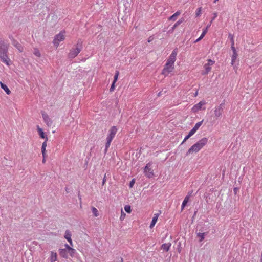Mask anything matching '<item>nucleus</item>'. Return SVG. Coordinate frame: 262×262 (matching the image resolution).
Segmentation results:
<instances>
[{"label":"nucleus","mask_w":262,"mask_h":262,"mask_svg":"<svg viewBox=\"0 0 262 262\" xmlns=\"http://www.w3.org/2000/svg\"><path fill=\"white\" fill-rule=\"evenodd\" d=\"M177 55V50L174 49L169 56L161 73L165 77L167 76L174 70V64L176 60Z\"/></svg>","instance_id":"f257e3e1"},{"label":"nucleus","mask_w":262,"mask_h":262,"mask_svg":"<svg viewBox=\"0 0 262 262\" xmlns=\"http://www.w3.org/2000/svg\"><path fill=\"white\" fill-rule=\"evenodd\" d=\"M208 142V139L204 137L199 140L196 143L190 147L186 152V155L192 154L193 153L198 152L202 148L205 146Z\"/></svg>","instance_id":"f03ea898"},{"label":"nucleus","mask_w":262,"mask_h":262,"mask_svg":"<svg viewBox=\"0 0 262 262\" xmlns=\"http://www.w3.org/2000/svg\"><path fill=\"white\" fill-rule=\"evenodd\" d=\"M117 131L118 129L117 127L115 126H113L110 128L108 130V133L106 137V143L105 144L106 150H107V149L109 148L111 145V143L112 141L114 138L115 137Z\"/></svg>","instance_id":"7ed1b4c3"},{"label":"nucleus","mask_w":262,"mask_h":262,"mask_svg":"<svg viewBox=\"0 0 262 262\" xmlns=\"http://www.w3.org/2000/svg\"><path fill=\"white\" fill-rule=\"evenodd\" d=\"M0 59L7 66L10 65L11 62L7 54V50L0 47Z\"/></svg>","instance_id":"20e7f679"},{"label":"nucleus","mask_w":262,"mask_h":262,"mask_svg":"<svg viewBox=\"0 0 262 262\" xmlns=\"http://www.w3.org/2000/svg\"><path fill=\"white\" fill-rule=\"evenodd\" d=\"M81 43H78L75 47L73 48L69 53V57L71 58H74L76 57L81 50Z\"/></svg>","instance_id":"39448f33"},{"label":"nucleus","mask_w":262,"mask_h":262,"mask_svg":"<svg viewBox=\"0 0 262 262\" xmlns=\"http://www.w3.org/2000/svg\"><path fill=\"white\" fill-rule=\"evenodd\" d=\"M152 162H150L146 164L144 169V173L145 176L148 178H151L154 176V172L152 169Z\"/></svg>","instance_id":"423d86ee"},{"label":"nucleus","mask_w":262,"mask_h":262,"mask_svg":"<svg viewBox=\"0 0 262 262\" xmlns=\"http://www.w3.org/2000/svg\"><path fill=\"white\" fill-rule=\"evenodd\" d=\"M65 31H62L59 32V34L55 35L53 40V44L56 48H57L61 41H62L65 39Z\"/></svg>","instance_id":"0eeeda50"},{"label":"nucleus","mask_w":262,"mask_h":262,"mask_svg":"<svg viewBox=\"0 0 262 262\" xmlns=\"http://www.w3.org/2000/svg\"><path fill=\"white\" fill-rule=\"evenodd\" d=\"M224 103H221L219 105L215 106L213 111L214 117L217 119L221 117L223 113Z\"/></svg>","instance_id":"6e6552de"},{"label":"nucleus","mask_w":262,"mask_h":262,"mask_svg":"<svg viewBox=\"0 0 262 262\" xmlns=\"http://www.w3.org/2000/svg\"><path fill=\"white\" fill-rule=\"evenodd\" d=\"M207 61L208 62L204 65V70L202 72V75H206L210 72L212 69V66L215 63L214 61H213L211 59H208Z\"/></svg>","instance_id":"1a4fd4ad"},{"label":"nucleus","mask_w":262,"mask_h":262,"mask_svg":"<svg viewBox=\"0 0 262 262\" xmlns=\"http://www.w3.org/2000/svg\"><path fill=\"white\" fill-rule=\"evenodd\" d=\"M206 104V102L204 101H200L192 107L191 111L193 113H197L201 110H205V105Z\"/></svg>","instance_id":"9d476101"},{"label":"nucleus","mask_w":262,"mask_h":262,"mask_svg":"<svg viewBox=\"0 0 262 262\" xmlns=\"http://www.w3.org/2000/svg\"><path fill=\"white\" fill-rule=\"evenodd\" d=\"M41 115H42L43 121L47 124V125L48 126L51 125V124H52V121L51 120V119L50 118L49 115L45 112H42L41 113Z\"/></svg>","instance_id":"9b49d317"},{"label":"nucleus","mask_w":262,"mask_h":262,"mask_svg":"<svg viewBox=\"0 0 262 262\" xmlns=\"http://www.w3.org/2000/svg\"><path fill=\"white\" fill-rule=\"evenodd\" d=\"M71 236H72V234H71V232L68 230H66L65 232L64 237L69 243L70 245L71 246H73V242H72V240L71 238Z\"/></svg>","instance_id":"f8f14e48"},{"label":"nucleus","mask_w":262,"mask_h":262,"mask_svg":"<svg viewBox=\"0 0 262 262\" xmlns=\"http://www.w3.org/2000/svg\"><path fill=\"white\" fill-rule=\"evenodd\" d=\"M12 43L14 46H15L20 52H22L23 51V46L16 40L13 39L12 40Z\"/></svg>","instance_id":"ddd939ff"},{"label":"nucleus","mask_w":262,"mask_h":262,"mask_svg":"<svg viewBox=\"0 0 262 262\" xmlns=\"http://www.w3.org/2000/svg\"><path fill=\"white\" fill-rule=\"evenodd\" d=\"M68 250L66 249L60 248L59 249V253L60 255L64 258H68Z\"/></svg>","instance_id":"4468645a"},{"label":"nucleus","mask_w":262,"mask_h":262,"mask_svg":"<svg viewBox=\"0 0 262 262\" xmlns=\"http://www.w3.org/2000/svg\"><path fill=\"white\" fill-rule=\"evenodd\" d=\"M50 262H55L57 260V254L56 252L54 251L50 252Z\"/></svg>","instance_id":"2eb2a0df"},{"label":"nucleus","mask_w":262,"mask_h":262,"mask_svg":"<svg viewBox=\"0 0 262 262\" xmlns=\"http://www.w3.org/2000/svg\"><path fill=\"white\" fill-rule=\"evenodd\" d=\"M159 217V214H155L154 215V217L152 219L151 224L150 225V228H152L155 225L156 223H157L158 221V219Z\"/></svg>","instance_id":"dca6fc26"},{"label":"nucleus","mask_w":262,"mask_h":262,"mask_svg":"<svg viewBox=\"0 0 262 262\" xmlns=\"http://www.w3.org/2000/svg\"><path fill=\"white\" fill-rule=\"evenodd\" d=\"M37 132L38 133L39 136L42 139H46V138H48L47 136H45V134L43 132V130L38 125L37 126Z\"/></svg>","instance_id":"f3484780"},{"label":"nucleus","mask_w":262,"mask_h":262,"mask_svg":"<svg viewBox=\"0 0 262 262\" xmlns=\"http://www.w3.org/2000/svg\"><path fill=\"white\" fill-rule=\"evenodd\" d=\"M48 141V138H46V140L43 142L41 146V152L42 155H46V147H47V141Z\"/></svg>","instance_id":"a211bd4d"},{"label":"nucleus","mask_w":262,"mask_h":262,"mask_svg":"<svg viewBox=\"0 0 262 262\" xmlns=\"http://www.w3.org/2000/svg\"><path fill=\"white\" fill-rule=\"evenodd\" d=\"M0 85H1L2 89H3L5 91V92L7 94H8V95L10 94L11 91L9 89V88L6 85H5L4 83H3L1 81L0 82Z\"/></svg>","instance_id":"6ab92c4d"},{"label":"nucleus","mask_w":262,"mask_h":262,"mask_svg":"<svg viewBox=\"0 0 262 262\" xmlns=\"http://www.w3.org/2000/svg\"><path fill=\"white\" fill-rule=\"evenodd\" d=\"M171 244L169 243L163 244L161 246V249L164 251L167 252L169 250V248L171 247Z\"/></svg>","instance_id":"aec40b11"},{"label":"nucleus","mask_w":262,"mask_h":262,"mask_svg":"<svg viewBox=\"0 0 262 262\" xmlns=\"http://www.w3.org/2000/svg\"><path fill=\"white\" fill-rule=\"evenodd\" d=\"M181 14L180 11H177L174 14H173L172 15L170 16L168 18L170 20H173L174 21L177 19V18L178 16H179Z\"/></svg>","instance_id":"412c9836"},{"label":"nucleus","mask_w":262,"mask_h":262,"mask_svg":"<svg viewBox=\"0 0 262 262\" xmlns=\"http://www.w3.org/2000/svg\"><path fill=\"white\" fill-rule=\"evenodd\" d=\"M207 29L206 28L202 32V34H201V36H200V37H199L194 42L196 43V42H199V41H200L204 36L205 35H206V34L207 33Z\"/></svg>","instance_id":"4be33fe9"},{"label":"nucleus","mask_w":262,"mask_h":262,"mask_svg":"<svg viewBox=\"0 0 262 262\" xmlns=\"http://www.w3.org/2000/svg\"><path fill=\"white\" fill-rule=\"evenodd\" d=\"M238 54L237 53H233V55L231 57V64L233 65L235 62V61L237 59Z\"/></svg>","instance_id":"5701e85b"},{"label":"nucleus","mask_w":262,"mask_h":262,"mask_svg":"<svg viewBox=\"0 0 262 262\" xmlns=\"http://www.w3.org/2000/svg\"><path fill=\"white\" fill-rule=\"evenodd\" d=\"M189 199V196L187 195L184 201H183L182 204V209H183L187 203H188Z\"/></svg>","instance_id":"b1692460"},{"label":"nucleus","mask_w":262,"mask_h":262,"mask_svg":"<svg viewBox=\"0 0 262 262\" xmlns=\"http://www.w3.org/2000/svg\"><path fill=\"white\" fill-rule=\"evenodd\" d=\"M92 211L95 217H97L99 215V213L98 210L94 207H92Z\"/></svg>","instance_id":"393cba45"},{"label":"nucleus","mask_w":262,"mask_h":262,"mask_svg":"<svg viewBox=\"0 0 262 262\" xmlns=\"http://www.w3.org/2000/svg\"><path fill=\"white\" fill-rule=\"evenodd\" d=\"M203 120L200 121L195 124L194 126L193 127L196 131L199 128V127L201 126L203 123Z\"/></svg>","instance_id":"a878e982"},{"label":"nucleus","mask_w":262,"mask_h":262,"mask_svg":"<svg viewBox=\"0 0 262 262\" xmlns=\"http://www.w3.org/2000/svg\"><path fill=\"white\" fill-rule=\"evenodd\" d=\"M231 40H232V45H231V49L233 51V53H236L237 51H236V50L234 47V39H233V37L232 36L231 37Z\"/></svg>","instance_id":"bb28decb"},{"label":"nucleus","mask_w":262,"mask_h":262,"mask_svg":"<svg viewBox=\"0 0 262 262\" xmlns=\"http://www.w3.org/2000/svg\"><path fill=\"white\" fill-rule=\"evenodd\" d=\"M68 252L70 254V255L71 256V257H73L75 252H76V250L75 249H74V248H71L69 250H68Z\"/></svg>","instance_id":"cd10ccee"},{"label":"nucleus","mask_w":262,"mask_h":262,"mask_svg":"<svg viewBox=\"0 0 262 262\" xmlns=\"http://www.w3.org/2000/svg\"><path fill=\"white\" fill-rule=\"evenodd\" d=\"M33 54L38 57H40L41 56L40 51L37 49H34Z\"/></svg>","instance_id":"c85d7f7f"},{"label":"nucleus","mask_w":262,"mask_h":262,"mask_svg":"<svg viewBox=\"0 0 262 262\" xmlns=\"http://www.w3.org/2000/svg\"><path fill=\"white\" fill-rule=\"evenodd\" d=\"M205 233H198L197 234L198 237L200 238V242H202L204 239Z\"/></svg>","instance_id":"c756f323"},{"label":"nucleus","mask_w":262,"mask_h":262,"mask_svg":"<svg viewBox=\"0 0 262 262\" xmlns=\"http://www.w3.org/2000/svg\"><path fill=\"white\" fill-rule=\"evenodd\" d=\"M119 74V71H116V72H115L114 77V80H113V82H116V81L118 80Z\"/></svg>","instance_id":"7c9ffc66"},{"label":"nucleus","mask_w":262,"mask_h":262,"mask_svg":"<svg viewBox=\"0 0 262 262\" xmlns=\"http://www.w3.org/2000/svg\"><path fill=\"white\" fill-rule=\"evenodd\" d=\"M124 210L125 211L128 213H130L132 211L131 207L129 205H125L124 207Z\"/></svg>","instance_id":"2f4dec72"},{"label":"nucleus","mask_w":262,"mask_h":262,"mask_svg":"<svg viewBox=\"0 0 262 262\" xmlns=\"http://www.w3.org/2000/svg\"><path fill=\"white\" fill-rule=\"evenodd\" d=\"M201 11H202V7H199L196 9V12H195L196 17H198L201 15Z\"/></svg>","instance_id":"473e14b6"},{"label":"nucleus","mask_w":262,"mask_h":262,"mask_svg":"<svg viewBox=\"0 0 262 262\" xmlns=\"http://www.w3.org/2000/svg\"><path fill=\"white\" fill-rule=\"evenodd\" d=\"M125 216H126L125 213L123 212L122 209H121V215H120V220L121 221H123L124 219V218L125 217Z\"/></svg>","instance_id":"72a5a7b5"},{"label":"nucleus","mask_w":262,"mask_h":262,"mask_svg":"<svg viewBox=\"0 0 262 262\" xmlns=\"http://www.w3.org/2000/svg\"><path fill=\"white\" fill-rule=\"evenodd\" d=\"M183 22V20L182 19H180V20H179L177 23H176V24L173 25V29L175 28L176 27H177L178 25H179L180 24H181Z\"/></svg>","instance_id":"f704fd0d"},{"label":"nucleus","mask_w":262,"mask_h":262,"mask_svg":"<svg viewBox=\"0 0 262 262\" xmlns=\"http://www.w3.org/2000/svg\"><path fill=\"white\" fill-rule=\"evenodd\" d=\"M196 131L193 128L188 133V135L191 137Z\"/></svg>","instance_id":"c9c22d12"},{"label":"nucleus","mask_w":262,"mask_h":262,"mask_svg":"<svg viewBox=\"0 0 262 262\" xmlns=\"http://www.w3.org/2000/svg\"><path fill=\"white\" fill-rule=\"evenodd\" d=\"M115 83L116 82H113V83H112V85H111L110 89L111 92L114 91V90L115 89Z\"/></svg>","instance_id":"e433bc0d"},{"label":"nucleus","mask_w":262,"mask_h":262,"mask_svg":"<svg viewBox=\"0 0 262 262\" xmlns=\"http://www.w3.org/2000/svg\"><path fill=\"white\" fill-rule=\"evenodd\" d=\"M213 18L212 19L211 22H210V24L212 23V21H213V20H214L217 16V13H213Z\"/></svg>","instance_id":"4c0bfd02"},{"label":"nucleus","mask_w":262,"mask_h":262,"mask_svg":"<svg viewBox=\"0 0 262 262\" xmlns=\"http://www.w3.org/2000/svg\"><path fill=\"white\" fill-rule=\"evenodd\" d=\"M64 246L66 247L65 249H66L68 250H69V249L71 248V247L70 246H69V245H68L67 244H66L64 245Z\"/></svg>","instance_id":"58836bf2"},{"label":"nucleus","mask_w":262,"mask_h":262,"mask_svg":"<svg viewBox=\"0 0 262 262\" xmlns=\"http://www.w3.org/2000/svg\"><path fill=\"white\" fill-rule=\"evenodd\" d=\"M134 183H135V181H134V180L133 179V180H132L131 181V182H130V184H129L130 187H133V186L134 185Z\"/></svg>","instance_id":"ea45409f"},{"label":"nucleus","mask_w":262,"mask_h":262,"mask_svg":"<svg viewBox=\"0 0 262 262\" xmlns=\"http://www.w3.org/2000/svg\"><path fill=\"white\" fill-rule=\"evenodd\" d=\"M46 155H42L43 159H42V163H45L46 160Z\"/></svg>","instance_id":"a19ab883"},{"label":"nucleus","mask_w":262,"mask_h":262,"mask_svg":"<svg viewBox=\"0 0 262 262\" xmlns=\"http://www.w3.org/2000/svg\"><path fill=\"white\" fill-rule=\"evenodd\" d=\"M190 137V136L188 134L187 136H186L184 139H185V140H187Z\"/></svg>","instance_id":"79ce46f5"},{"label":"nucleus","mask_w":262,"mask_h":262,"mask_svg":"<svg viewBox=\"0 0 262 262\" xmlns=\"http://www.w3.org/2000/svg\"><path fill=\"white\" fill-rule=\"evenodd\" d=\"M187 140H185V139H184L183 142L181 143V144H183L184 143H185Z\"/></svg>","instance_id":"37998d69"},{"label":"nucleus","mask_w":262,"mask_h":262,"mask_svg":"<svg viewBox=\"0 0 262 262\" xmlns=\"http://www.w3.org/2000/svg\"><path fill=\"white\" fill-rule=\"evenodd\" d=\"M105 182V179H103V184H104Z\"/></svg>","instance_id":"c03bdc74"},{"label":"nucleus","mask_w":262,"mask_h":262,"mask_svg":"<svg viewBox=\"0 0 262 262\" xmlns=\"http://www.w3.org/2000/svg\"><path fill=\"white\" fill-rule=\"evenodd\" d=\"M219 0H214V3H215L217 1H218Z\"/></svg>","instance_id":"a18cd8bd"},{"label":"nucleus","mask_w":262,"mask_h":262,"mask_svg":"<svg viewBox=\"0 0 262 262\" xmlns=\"http://www.w3.org/2000/svg\"><path fill=\"white\" fill-rule=\"evenodd\" d=\"M211 26V24H209V26H207L206 28L208 29V28L209 27V26Z\"/></svg>","instance_id":"49530a36"},{"label":"nucleus","mask_w":262,"mask_h":262,"mask_svg":"<svg viewBox=\"0 0 262 262\" xmlns=\"http://www.w3.org/2000/svg\"><path fill=\"white\" fill-rule=\"evenodd\" d=\"M211 26V24H209V26H207L206 28L208 29V28L209 27V26Z\"/></svg>","instance_id":"de8ad7c7"},{"label":"nucleus","mask_w":262,"mask_h":262,"mask_svg":"<svg viewBox=\"0 0 262 262\" xmlns=\"http://www.w3.org/2000/svg\"><path fill=\"white\" fill-rule=\"evenodd\" d=\"M211 26V24H209V26H207L206 28L208 29V28L209 27V26Z\"/></svg>","instance_id":"09e8293b"},{"label":"nucleus","mask_w":262,"mask_h":262,"mask_svg":"<svg viewBox=\"0 0 262 262\" xmlns=\"http://www.w3.org/2000/svg\"><path fill=\"white\" fill-rule=\"evenodd\" d=\"M234 191H237V189H236V188H234Z\"/></svg>","instance_id":"8fccbe9b"},{"label":"nucleus","mask_w":262,"mask_h":262,"mask_svg":"<svg viewBox=\"0 0 262 262\" xmlns=\"http://www.w3.org/2000/svg\"><path fill=\"white\" fill-rule=\"evenodd\" d=\"M234 191H237V189H236V188H234Z\"/></svg>","instance_id":"3c124183"},{"label":"nucleus","mask_w":262,"mask_h":262,"mask_svg":"<svg viewBox=\"0 0 262 262\" xmlns=\"http://www.w3.org/2000/svg\"><path fill=\"white\" fill-rule=\"evenodd\" d=\"M151 41V39L148 40V42H150Z\"/></svg>","instance_id":"603ef678"},{"label":"nucleus","mask_w":262,"mask_h":262,"mask_svg":"<svg viewBox=\"0 0 262 262\" xmlns=\"http://www.w3.org/2000/svg\"><path fill=\"white\" fill-rule=\"evenodd\" d=\"M151 41V39L148 40V42H150Z\"/></svg>","instance_id":"864d4df0"},{"label":"nucleus","mask_w":262,"mask_h":262,"mask_svg":"<svg viewBox=\"0 0 262 262\" xmlns=\"http://www.w3.org/2000/svg\"><path fill=\"white\" fill-rule=\"evenodd\" d=\"M260 262H262V258L260 259Z\"/></svg>","instance_id":"5fc2aeb1"},{"label":"nucleus","mask_w":262,"mask_h":262,"mask_svg":"<svg viewBox=\"0 0 262 262\" xmlns=\"http://www.w3.org/2000/svg\"><path fill=\"white\" fill-rule=\"evenodd\" d=\"M232 262H233V261H232Z\"/></svg>","instance_id":"6e6d98bb"}]
</instances>
